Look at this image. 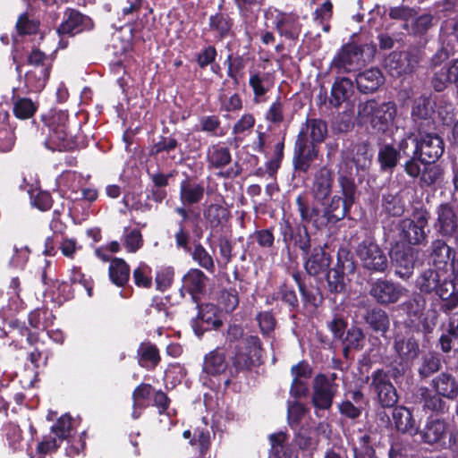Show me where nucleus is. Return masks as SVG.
Returning a JSON list of instances; mask_svg holds the SVG:
<instances>
[{
	"label": "nucleus",
	"instance_id": "72a5a7b5",
	"mask_svg": "<svg viewBox=\"0 0 458 458\" xmlns=\"http://www.w3.org/2000/svg\"><path fill=\"white\" fill-rule=\"evenodd\" d=\"M233 25V19L224 13H216L209 17V30L218 39L228 37Z\"/></svg>",
	"mask_w": 458,
	"mask_h": 458
},
{
	"label": "nucleus",
	"instance_id": "20e7f679",
	"mask_svg": "<svg viewBox=\"0 0 458 458\" xmlns=\"http://www.w3.org/2000/svg\"><path fill=\"white\" fill-rule=\"evenodd\" d=\"M263 349L258 336H246L238 346L233 358V365L237 369H246L261 363Z\"/></svg>",
	"mask_w": 458,
	"mask_h": 458
},
{
	"label": "nucleus",
	"instance_id": "b1692460",
	"mask_svg": "<svg viewBox=\"0 0 458 458\" xmlns=\"http://www.w3.org/2000/svg\"><path fill=\"white\" fill-rule=\"evenodd\" d=\"M342 194L344 195V199L340 196L335 195L331 199L330 203L325 208V215L328 221L336 222L343 219L352 205L355 193H352L351 197L345 193Z\"/></svg>",
	"mask_w": 458,
	"mask_h": 458
},
{
	"label": "nucleus",
	"instance_id": "0e129e2a",
	"mask_svg": "<svg viewBox=\"0 0 458 458\" xmlns=\"http://www.w3.org/2000/svg\"><path fill=\"white\" fill-rule=\"evenodd\" d=\"M220 258L217 262L224 267L227 266L232 260V244L226 238H221L218 242Z\"/></svg>",
	"mask_w": 458,
	"mask_h": 458
},
{
	"label": "nucleus",
	"instance_id": "4468645a",
	"mask_svg": "<svg viewBox=\"0 0 458 458\" xmlns=\"http://www.w3.org/2000/svg\"><path fill=\"white\" fill-rule=\"evenodd\" d=\"M416 64V58L407 53L393 52L385 60V66L393 77L411 72Z\"/></svg>",
	"mask_w": 458,
	"mask_h": 458
},
{
	"label": "nucleus",
	"instance_id": "bf43d9fd",
	"mask_svg": "<svg viewBox=\"0 0 458 458\" xmlns=\"http://www.w3.org/2000/svg\"><path fill=\"white\" fill-rule=\"evenodd\" d=\"M441 367V360L437 355L429 354L423 360V363L420 368V374L422 377H428L437 372Z\"/></svg>",
	"mask_w": 458,
	"mask_h": 458
},
{
	"label": "nucleus",
	"instance_id": "a211bd4d",
	"mask_svg": "<svg viewBox=\"0 0 458 458\" xmlns=\"http://www.w3.org/2000/svg\"><path fill=\"white\" fill-rule=\"evenodd\" d=\"M337 182L341 188L342 193H345L351 197L356 192V185L354 182V165L341 154V161L337 166Z\"/></svg>",
	"mask_w": 458,
	"mask_h": 458
},
{
	"label": "nucleus",
	"instance_id": "423d86ee",
	"mask_svg": "<svg viewBox=\"0 0 458 458\" xmlns=\"http://www.w3.org/2000/svg\"><path fill=\"white\" fill-rule=\"evenodd\" d=\"M71 428L72 418L66 414L61 416L51 427L49 435L46 436L38 445V452L45 454L56 450L60 444L69 437Z\"/></svg>",
	"mask_w": 458,
	"mask_h": 458
},
{
	"label": "nucleus",
	"instance_id": "680f3d73",
	"mask_svg": "<svg viewBox=\"0 0 458 458\" xmlns=\"http://www.w3.org/2000/svg\"><path fill=\"white\" fill-rule=\"evenodd\" d=\"M384 208L391 216H400L403 212V206L397 196L387 195L384 198Z\"/></svg>",
	"mask_w": 458,
	"mask_h": 458
},
{
	"label": "nucleus",
	"instance_id": "39448f33",
	"mask_svg": "<svg viewBox=\"0 0 458 458\" xmlns=\"http://www.w3.org/2000/svg\"><path fill=\"white\" fill-rule=\"evenodd\" d=\"M369 387L377 394V401L383 407H392L398 402L395 387L389 376L383 369H377L371 374Z\"/></svg>",
	"mask_w": 458,
	"mask_h": 458
},
{
	"label": "nucleus",
	"instance_id": "79ce46f5",
	"mask_svg": "<svg viewBox=\"0 0 458 458\" xmlns=\"http://www.w3.org/2000/svg\"><path fill=\"white\" fill-rule=\"evenodd\" d=\"M138 355L140 365L145 368H154L160 360L158 350L151 344H141Z\"/></svg>",
	"mask_w": 458,
	"mask_h": 458
},
{
	"label": "nucleus",
	"instance_id": "49530a36",
	"mask_svg": "<svg viewBox=\"0 0 458 458\" xmlns=\"http://www.w3.org/2000/svg\"><path fill=\"white\" fill-rule=\"evenodd\" d=\"M122 243L127 252H137L143 246V237L140 231L136 228H125L122 237Z\"/></svg>",
	"mask_w": 458,
	"mask_h": 458
},
{
	"label": "nucleus",
	"instance_id": "9d476101",
	"mask_svg": "<svg viewBox=\"0 0 458 458\" xmlns=\"http://www.w3.org/2000/svg\"><path fill=\"white\" fill-rule=\"evenodd\" d=\"M363 64L362 49L354 44L344 46L332 61L339 72H351Z\"/></svg>",
	"mask_w": 458,
	"mask_h": 458
},
{
	"label": "nucleus",
	"instance_id": "1a4fd4ad",
	"mask_svg": "<svg viewBox=\"0 0 458 458\" xmlns=\"http://www.w3.org/2000/svg\"><path fill=\"white\" fill-rule=\"evenodd\" d=\"M67 115L62 113L59 116L60 123L55 124L53 122L48 126V134L46 140L47 148L55 151L71 150L75 148L76 144L71 135L66 131L64 121Z\"/></svg>",
	"mask_w": 458,
	"mask_h": 458
},
{
	"label": "nucleus",
	"instance_id": "5701e85b",
	"mask_svg": "<svg viewBox=\"0 0 458 458\" xmlns=\"http://www.w3.org/2000/svg\"><path fill=\"white\" fill-rule=\"evenodd\" d=\"M447 427V422L445 420L428 418L425 426L419 433L425 443L436 444L445 439Z\"/></svg>",
	"mask_w": 458,
	"mask_h": 458
},
{
	"label": "nucleus",
	"instance_id": "2eb2a0df",
	"mask_svg": "<svg viewBox=\"0 0 458 458\" xmlns=\"http://www.w3.org/2000/svg\"><path fill=\"white\" fill-rule=\"evenodd\" d=\"M281 233L286 244L293 243L305 255L308 254L310 248V237L305 226L298 225L293 227L289 222L284 221L281 224Z\"/></svg>",
	"mask_w": 458,
	"mask_h": 458
},
{
	"label": "nucleus",
	"instance_id": "338daca9",
	"mask_svg": "<svg viewBox=\"0 0 458 458\" xmlns=\"http://www.w3.org/2000/svg\"><path fill=\"white\" fill-rule=\"evenodd\" d=\"M327 282L332 292H341L344 287V275L336 269L328 271Z\"/></svg>",
	"mask_w": 458,
	"mask_h": 458
},
{
	"label": "nucleus",
	"instance_id": "a18cd8bd",
	"mask_svg": "<svg viewBox=\"0 0 458 458\" xmlns=\"http://www.w3.org/2000/svg\"><path fill=\"white\" fill-rule=\"evenodd\" d=\"M199 318L201 323L207 325V328H217L222 325L220 312L216 306L208 303L201 306L199 311Z\"/></svg>",
	"mask_w": 458,
	"mask_h": 458
},
{
	"label": "nucleus",
	"instance_id": "2f4dec72",
	"mask_svg": "<svg viewBox=\"0 0 458 458\" xmlns=\"http://www.w3.org/2000/svg\"><path fill=\"white\" fill-rule=\"evenodd\" d=\"M330 257L322 247H316L310 257L305 262V268L311 276H317L326 272L330 266Z\"/></svg>",
	"mask_w": 458,
	"mask_h": 458
},
{
	"label": "nucleus",
	"instance_id": "c9c22d12",
	"mask_svg": "<svg viewBox=\"0 0 458 458\" xmlns=\"http://www.w3.org/2000/svg\"><path fill=\"white\" fill-rule=\"evenodd\" d=\"M50 71L47 68H30L25 74V85L30 92L41 91L49 78Z\"/></svg>",
	"mask_w": 458,
	"mask_h": 458
},
{
	"label": "nucleus",
	"instance_id": "e433bc0d",
	"mask_svg": "<svg viewBox=\"0 0 458 458\" xmlns=\"http://www.w3.org/2000/svg\"><path fill=\"white\" fill-rule=\"evenodd\" d=\"M437 221L442 234L451 235L456 229V215L448 205H440L437 209Z\"/></svg>",
	"mask_w": 458,
	"mask_h": 458
},
{
	"label": "nucleus",
	"instance_id": "f704fd0d",
	"mask_svg": "<svg viewBox=\"0 0 458 458\" xmlns=\"http://www.w3.org/2000/svg\"><path fill=\"white\" fill-rule=\"evenodd\" d=\"M433 385L438 394L448 399H454L458 395V383L448 373H441L434 380Z\"/></svg>",
	"mask_w": 458,
	"mask_h": 458
},
{
	"label": "nucleus",
	"instance_id": "473e14b6",
	"mask_svg": "<svg viewBox=\"0 0 458 458\" xmlns=\"http://www.w3.org/2000/svg\"><path fill=\"white\" fill-rule=\"evenodd\" d=\"M271 454L277 458H298L295 451L288 444V436L284 432H277L268 437Z\"/></svg>",
	"mask_w": 458,
	"mask_h": 458
},
{
	"label": "nucleus",
	"instance_id": "0eeeda50",
	"mask_svg": "<svg viewBox=\"0 0 458 458\" xmlns=\"http://www.w3.org/2000/svg\"><path fill=\"white\" fill-rule=\"evenodd\" d=\"M428 221V213L424 209L416 210L412 218L401 221L400 228L403 235L410 244H418L426 238L425 227Z\"/></svg>",
	"mask_w": 458,
	"mask_h": 458
},
{
	"label": "nucleus",
	"instance_id": "37998d69",
	"mask_svg": "<svg viewBox=\"0 0 458 458\" xmlns=\"http://www.w3.org/2000/svg\"><path fill=\"white\" fill-rule=\"evenodd\" d=\"M366 322L376 332L386 334L389 328L390 321L387 314L379 309L370 310L366 316Z\"/></svg>",
	"mask_w": 458,
	"mask_h": 458
},
{
	"label": "nucleus",
	"instance_id": "58836bf2",
	"mask_svg": "<svg viewBox=\"0 0 458 458\" xmlns=\"http://www.w3.org/2000/svg\"><path fill=\"white\" fill-rule=\"evenodd\" d=\"M109 276L114 284L122 286L126 284L130 277V267L124 259L114 258L109 265Z\"/></svg>",
	"mask_w": 458,
	"mask_h": 458
},
{
	"label": "nucleus",
	"instance_id": "a878e982",
	"mask_svg": "<svg viewBox=\"0 0 458 458\" xmlns=\"http://www.w3.org/2000/svg\"><path fill=\"white\" fill-rule=\"evenodd\" d=\"M392 418L396 429L402 433L415 436L419 428L411 411L404 406H397L393 410Z\"/></svg>",
	"mask_w": 458,
	"mask_h": 458
},
{
	"label": "nucleus",
	"instance_id": "69168bd1",
	"mask_svg": "<svg viewBox=\"0 0 458 458\" xmlns=\"http://www.w3.org/2000/svg\"><path fill=\"white\" fill-rule=\"evenodd\" d=\"M450 249L445 242L437 240L432 243V255L435 257L434 261L446 262L449 259Z\"/></svg>",
	"mask_w": 458,
	"mask_h": 458
},
{
	"label": "nucleus",
	"instance_id": "4be33fe9",
	"mask_svg": "<svg viewBox=\"0 0 458 458\" xmlns=\"http://www.w3.org/2000/svg\"><path fill=\"white\" fill-rule=\"evenodd\" d=\"M249 73V85L253 90L255 101L259 102L273 87L272 76L269 72L256 68L250 69Z\"/></svg>",
	"mask_w": 458,
	"mask_h": 458
},
{
	"label": "nucleus",
	"instance_id": "774afa93",
	"mask_svg": "<svg viewBox=\"0 0 458 458\" xmlns=\"http://www.w3.org/2000/svg\"><path fill=\"white\" fill-rule=\"evenodd\" d=\"M257 320L259 326V328L263 334H269L274 330L276 326V320L271 313L269 312H260L257 316Z\"/></svg>",
	"mask_w": 458,
	"mask_h": 458
},
{
	"label": "nucleus",
	"instance_id": "f8f14e48",
	"mask_svg": "<svg viewBox=\"0 0 458 458\" xmlns=\"http://www.w3.org/2000/svg\"><path fill=\"white\" fill-rule=\"evenodd\" d=\"M93 28L91 19L75 10H68L64 19L57 29L59 35L73 36Z\"/></svg>",
	"mask_w": 458,
	"mask_h": 458
},
{
	"label": "nucleus",
	"instance_id": "e2e57ef3",
	"mask_svg": "<svg viewBox=\"0 0 458 458\" xmlns=\"http://www.w3.org/2000/svg\"><path fill=\"white\" fill-rule=\"evenodd\" d=\"M284 104L280 100H276L267 110L266 119L273 123H281L284 119Z\"/></svg>",
	"mask_w": 458,
	"mask_h": 458
},
{
	"label": "nucleus",
	"instance_id": "f257e3e1",
	"mask_svg": "<svg viewBox=\"0 0 458 458\" xmlns=\"http://www.w3.org/2000/svg\"><path fill=\"white\" fill-rule=\"evenodd\" d=\"M327 134L326 122L321 119H308L301 127L294 146L293 164L296 169L306 172L318 156L316 143L322 142Z\"/></svg>",
	"mask_w": 458,
	"mask_h": 458
},
{
	"label": "nucleus",
	"instance_id": "ea45409f",
	"mask_svg": "<svg viewBox=\"0 0 458 458\" xmlns=\"http://www.w3.org/2000/svg\"><path fill=\"white\" fill-rule=\"evenodd\" d=\"M203 215L210 227L216 228L227 221L229 211L223 205L210 204L205 208Z\"/></svg>",
	"mask_w": 458,
	"mask_h": 458
},
{
	"label": "nucleus",
	"instance_id": "c03bdc74",
	"mask_svg": "<svg viewBox=\"0 0 458 458\" xmlns=\"http://www.w3.org/2000/svg\"><path fill=\"white\" fill-rule=\"evenodd\" d=\"M401 154L390 144H385L378 150V162L383 170L393 169L398 163Z\"/></svg>",
	"mask_w": 458,
	"mask_h": 458
},
{
	"label": "nucleus",
	"instance_id": "c85d7f7f",
	"mask_svg": "<svg viewBox=\"0 0 458 458\" xmlns=\"http://www.w3.org/2000/svg\"><path fill=\"white\" fill-rule=\"evenodd\" d=\"M384 82V76L377 68H370L360 72L356 77L358 89L364 93L375 91Z\"/></svg>",
	"mask_w": 458,
	"mask_h": 458
},
{
	"label": "nucleus",
	"instance_id": "ddd939ff",
	"mask_svg": "<svg viewBox=\"0 0 458 458\" xmlns=\"http://www.w3.org/2000/svg\"><path fill=\"white\" fill-rule=\"evenodd\" d=\"M417 251L411 246H396L391 254L396 273L401 277H408L414 267Z\"/></svg>",
	"mask_w": 458,
	"mask_h": 458
},
{
	"label": "nucleus",
	"instance_id": "3c124183",
	"mask_svg": "<svg viewBox=\"0 0 458 458\" xmlns=\"http://www.w3.org/2000/svg\"><path fill=\"white\" fill-rule=\"evenodd\" d=\"M332 4L329 0L325 1L320 7L314 12V21L322 26L325 32H329V21L332 18Z\"/></svg>",
	"mask_w": 458,
	"mask_h": 458
},
{
	"label": "nucleus",
	"instance_id": "de8ad7c7",
	"mask_svg": "<svg viewBox=\"0 0 458 458\" xmlns=\"http://www.w3.org/2000/svg\"><path fill=\"white\" fill-rule=\"evenodd\" d=\"M38 110V105L28 98H20L13 103V114L18 119L31 118Z\"/></svg>",
	"mask_w": 458,
	"mask_h": 458
},
{
	"label": "nucleus",
	"instance_id": "7c9ffc66",
	"mask_svg": "<svg viewBox=\"0 0 458 458\" xmlns=\"http://www.w3.org/2000/svg\"><path fill=\"white\" fill-rule=\"evenodd\" d=\"M354 93L353 83L350 79L342 78L335 81L331 89L329 102L338 107L344 102L348 101Z\"/></svg>",
	"mask_w": 458,
	"mask_h": 458
},
{
	"label": "nucleus",
	"instance_id": "864d4df0",
	"mask_svg": "<svg viewBox=\"0 0 458 458\" xmlns=\"http://www.w3.org/2000/svg\"><path fill=\"white\" fill-rule=\"evenodd\" d=\"M134 283L139 287L149 288L152 284L151 267L140 262L132 273Z\"/></svg>",
	"mask_w": 458,
	"mask_h": 458
},
{
	"label": "nucleus",
	"instance_id": "4c0bfd02",
	"mask_svg": "<svg viewBox=\"0 0 458 458\" xmlns=\"http://www.w3.org/2000/svg\"><path fill=\"white\" fill-rule=\"evenodd\" d=\"M206 281L205 274L199 269L193 268L183 276V288L194 296V294L199 293L205 289Z\"/></svg>",
	"mask_w": 458,
	"mask_h": 458
},
{
	"label": "nucleus",
	"instance_id": "cd10ccee",
	"mask_svg": "<svg viewBox=\"0 0 458 458\" xmlns=\"http://www.w3.org/2000/svg\"><path fill=\"white\" fill-rule=\"evenodd\" d=\"M207 163L210 169H221L232 161L230 149L222 144H213L207 149Z\"/></svg>",
	"mask_w": 458,
	"mask_h": 458
},
{
	"label": "nucleus",
	"instance_id": "6ab92c4d",
	"mask_svg": "<svg viewBox=\"0 0 458 458\" xmlns=\"http://www.w3.org/2000/svg\"><path fill=\"white\" fill-rule=\"evenodd\" d=\"M436 293L444 301V308L446 310H453L458 305V276L453 279L448 278L447 273L445 271L438 287L437 288Z\"/></svg>",
	"mask_w": 458,
	"mask_h": 458
},
{
	"label": "nucleus",
	"instance_id": "6e6552de",
	"mask_svg": "<svg viewBox=\"0 0 458 458\" xmlns=\"http://www.w3.org/2000/svg\"><path fill=\"white\" fill-rule=\"evenodd\" d=\"M338 388V385L333 383L332 379L327 378V375H317L312 386V403L314 406L321 410L329 409Z\"/></svg>",
	"mask_w": 458,
	"mask_h": 458
},
{
	"label": "nucleus",
	"instance_id": "f03ea898",
	"mask_svg": "<svg viewBox=\"0 0 458 458\" xmlns=\"http://www.w3.org/2000/svg\"><path fill=\"white\" fill-rule=\"evenodd\" d=\"M397 114L396 104L393 101L378 103L370 99L358 106V118L360 122H369L378 132H386L394 125Z\"/></svg>",
	"mask_w": 458,
	"mask_h": 458
},
{
	"label": "nucleus",
	"instance_id": "052dcab7",
	"mask_svg": "<svg viewBox=\"0 0 458 458\" xmlns=\"http://www.w3.org/2000/svg\"><path fill=\"white\" fill-rule=\"evenodd\" d=\"M228 69L227 75L233 80L235 84H238V75L242 72L244 68V61L242 56L233 57L232 55H228Z\"/></svg>",
	"mask_w": 458,
	"mask_h": 458
},
{
	"label": "nucleus",
	"instance_id": "6e6d98bb",
	"mask_svg": "<svg viewBox=\"0 0 458 458\" xmlns=\"http://www.w3.org/2000/svg\"><path fill=\"white\" fill-rule=\"evenodd\" d=\"M398 152L404 157H418L419 140L413 134H408L400 141Z\"/></svg>",
	"mask_w": 458,
	"mask_h": 458
},
{
	"label": "nucleus",
	"instance_id": "393cba45",
	"mask_svg": "<svg viewBox=\"0 0 458 458\" xmlns=\"http://www.w3.org/2000/svg\"><path fill=\"white\" fill-rule=\"evenodd\" d=\"M226 369L227 362L225 353L219 349H215L204 357L201 378L204 379L205 376H218L224 373Z\"/></svg>",
	"mask_w": 458,
	"mask_h": 458
},
{
	"label": "nucleus",
	"instance_id": "9b49d317",
	"mask_svg": "<svg viewBox=\"0 0 458 458\" xmlns=\"http://www.w3.org/2000/svg\"><path fill=\"white\" fill-rule=\"evenodd\" d=\"M406 293L400 284L387 280L376 281L370 289V294L381 304H389L398 301Z\"/></svg>",
	"mask_w": 458,
	"mask_h": 458
},
{
	"label": "nucleus",
	"instance_id": "aec40b11",
	"mask_svg": "<svg viewBox=\"0 0 458 458\" xmlns=\"http://www.w3.org/2000/svg\"><path fill=\"white\" fill-rule=\"evenodd\" d=\"M334 173L331 169L323 166L314 175L311 191L318 200L326 199L332 191Z\"/></svg>",
	"mask_w": 458,
	"mask_h": 458
},
{
	"label": "nucleus",
	"instance_id": "7ed1b4c3",
	"mask_svg": "<svg viewBox=\"0 0 458 458\" xmlns=\"http://www.w3.org/2000/svg\"><path fill=\"white\" fill-rule=\"evenodd\" d=\"M356 255L360 265L370 272L384 273L388 267V259L384 250L371 239L359 243Z\"/></svg>",
	"mask_w": 458,
	"mask_h": 458
},
{
	"label": "nucleus",
	"instance_id": "5fc2aeb1",
	"mask_svg": "<svg viewBox=\"0 0 458 458\" xmlns=\"http://www.w3.org/2000/svg\"><path fill=\"white\" fill-rule=\"evenodd\" d=\"M239 303L238 294L235 289H229L221 292L218 298V304L221 310L229 313L233 311Z\"/></svg>",
	"mask_w": 458,
	"mask_h": 458
},
{
	"label": "nucleus",
	"instance_id": "c756f323",
	"mask_svg": "<svg viewBox=\"0 0 458 458\" xmlns=\"http://www.w3.org/2000/svg\"><path fill=\"white\" fill-rule=\"evenodd\" d=\"M276 27L287 38H296L301 29L299 17L293 13H279L276 16Z\"/></svg>",
	"mask_w": 458,
	"mask_h": 458
},
{
	"label": "nucleus",
	"instance_id": "dca6fc26",
	"mask_svg": "<svg viewBox=\"0 0 458 458\" xmlns=\"http://www.w3.org/2000/svg\"><path fill=\"white\" fill-rule=\"evenodd\" d=\"M394 350L403 363L411 362L420 353L418 342L411 335L396 333L394 337Z\"/></svg>",
	"mask_w": 458,
	"mask_h": 458
},
{
	"label": "nucleus",
	"instance_id": "4d7b16f0",
	"mask_svg": "<svg viewBox=\"0 0 458 458\" xmlns=\"http://www.w3.org/2000/svg\"><path fill=\"white\" fill-rule=\"evenodd\" d=\"M261 0H235L241 14L246 21H251L257 16Z\"/></svg>",
	"mask_w": 458,
	"mask_h": 458
},
{
	"label": "nucleus",
	"instance_id": "603ef678",
	"mask_svg": "<svg viewBox=\"0 0 458 458\" xmlns=\"http://www.w3.org/2000/svg\"><path fill=\"white\" fill-rule=\"evenodd\" d=\"M191 256L193 260L197 262L201 267L205 268L208 272L214 271V259L202 245H195Z\"/></svg>",
	"mask_w": 458,
	"mask_h": 458
},
{
	"label": "nucleus",
	"instance_id": "bb28decb",
	"mask_svg": "<svg viewBox=\"0 0 458 458\" xmlns=\"http://www.w3.org/2000/svg\"><path fill=\"white\" fill-rule=\"evenodd\" d=\"M342 154L354 165L357 174L360 171H365L370 165L371 155L369 153L368 146L364 143L353 145L344 150Z\"/></svg>",
	"mask_w": 458,
	"mask_h": 458
},
{
	"label": "nucleus",
	"instance_id": "13d9d810",
	"mask_svg": "<svg viewBox=\"0 0 458 458\" xmlns=\"http://www.w3.org/2000/svg\"><path fill=\"white\" fill-rule=\"evenodd\" d=\"M28 64L31 66V68L42 67L47 68V71H50L52 67V59L40 50L35 48L28 56Z\"/></svg>",
	"mask_w": 458,
	"mask_h": 458
},
{
	"label": "nucleus",
	"instance_id": "412c9836",
	"mask_svg": "<svg viewBox=\"0 0 458 458\" xmlns=\"http://www.w3.org/2000/svg\"><path fill=\"white\" fill-rule=\"evenodd\" d=\"M205 193L202 182L186 178L180 184V200L184 206H191L199 203Z\"/></svg>",
	"mask_w": 458,
	"mask_h": 458
},
{
	"label": "nucleus",
	"instance_id": "a19ab883",
	"mask_svg": "<svg viewBox=\"0 0 458 458\" xmlns=\"http://www.w3.org/2000/svg\"><path fill=\"white\" fill-rule=\"evenodd\" d=\"M443 276H445L444 270L428 269L425 271L418 279V285L420 291L425 293H436Z\"/></svg>",
	"mask_w": 458,
	"mask_h": 458
},
{
	"label": "nucleus",
	"instance_id": "8fccbe9b",
	"mask_svg": "<svg viewBox=\"0 0 458 458\" xmlns=\"http://www.w3.org/2000/svg\"><path fill=\"white\" fill-rule=\"evenodd\" d=\"M422 165V172L420 174V182L425 185L435 183L442 175V170L438 165L432 161H424Z\"/></svg>",
	"mask_w": 458,
	"mask_h": 458
},
{
	"label": "nucleus",
	"instance_id": "09e8293b",
	"mask_svg": "<svg viewBox=\"0 0 458 458\" xmlns=\"http://www.w3.org/2000/svg\"><path fill=\"white\" fill-rule=\"evenodd\" d=\"M152 392V386L148 384L140 385L133 392V412L132 417L138 419L140 413L137 409H143L146 406V401L149 398Z\"/></svg>",
	"mask_w": 458,
	"mask_h": 458
},
{
	"label": "nucleus",
	"instance_id": "f3484780",
	"mask_svg": "<svg viewBox=\"0 0 458 458\" xmlns=\"http://www.w3.org/2000/svg\"><path fill=\"white\" fill-rule=\"evenodd\" d=\"M444 152V142L436 134H426L419 140V154L421 161L435 162Z\"/></svg>",
	"mask_w": 458,
	"mask_h": 458
}]
</instances>
